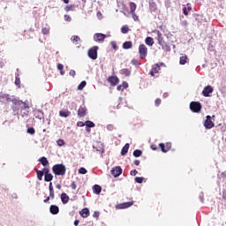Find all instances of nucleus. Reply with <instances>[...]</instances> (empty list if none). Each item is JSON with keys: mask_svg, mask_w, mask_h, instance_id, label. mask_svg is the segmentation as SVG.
I'll return each mask as SVG.
<instances>
[{"mask_svg": "<svg viewBox=\"0 0 226 226\" xmlns=\"http://www.w3.org/2000/svg\"><path fill=\"white\" fill-rule=\"evenodd\" d=\"M133 156H134L135 158H139V157L142 156V152H141V150H139V149L134 150V152H133Z\"/></svg>", "mask_w": 226, "mask_h": 226, "instance_id": "obj_31", "label": "nucleus"}, {"mask_svg": "<svg viewBox=\"0 0 226 226\" xmlns=\"http://www.w3.org/2000/svg\"><path fill=\"white\" fill-rule=\"evenodd\" d=\"M49 197L50 199H54V189L49 191Z\"/></svg>", "mask_w": 226, "mask_h": 226, "instance_id": "obj_58", "label": "nucleus"}, {"mask_svg": "<svg viewBox=\"0 0 226 226\" xmlns=\"http://www.w3.org/2000/svg\"><path fill=\"white\" fill-rule=\"evenodd\" d=\"M56 144H57V146H59V147H63V146H64V140L62 139H59L56 141Z\"/></svg>", "mask_w": 226, "mask_h": 226, "instance_id": "obj_36", "label": "nucleus"}, {"mask_svg": "<svg viewBox=\"0 0 226 226\" xmlns=\"http://www.w3.org/2000/svg\"><path fill=\"white\" fill-rule=\"evenodd\" d=\"M121 86L124 89H126L128 87V82L124 81Z\"/></svg>", "mask_w": 226, "mask_h": 226, "instance_id": "obj_49", "label": "nucleus"}, {"mask_svg": "<svg viewBox=\"0 0 226 226\" xmlns=\"http://www.w3.org/2000/svg\"><path fill=\"white\" fill-rule=\"evenodd\" d=\"M128 31H130V29L128 28V26H124L122 28H121V33L123 34H127Z\"/></svg>", "mask_w": 226, "mask_h": 226, "instance_id": "obj_33", "label": "nucleus"}, {"mask_svg": "<svg viewBox=\"0 0 226 226\" xmlns=\"http://www.w3.org/2000/svg\"><path fill=\"white\" fill-rule=\"evenodd\" d=\"M164 65L165 64L163 63L154 64L153 67H152V70L150 72V75L152 77H154V74L158 73V72H160V70H161L160 66H164Z\"/></svg>", "mask_w": 226, "mask_h": 226, "instance_id": "obj_8", "label": "nucleus"}, {"mask_svg": "<svg viewBox=\"0 0 226 226\" xmlns=\"http://www.w3.org/2000/svg\"><path fill=\"white\" fill-rule=\"evenodd\" d=\"M213 91H215L213 87L208 85V86L204 87V89L202 91V94H203V96H205V98H209V96H211Z\"/></svg>", "mask_w": 226, "mask_h": 226, "instance_id": "obj_6", "label": "nucleus"}, {"mask_svg": "<svg viewBox=\"0 0 226 226\" xmlns=\"http://www.w3.org/2000/svg\"><path fill=\"white\" fill-rule=\"evenodd\" d=\"M132 204H133V201H129V202L118 204L117 206V209H126L128 207H132Z\"/></svg>", "mask_w": 226, "mask_h": 226, "instance_id": "obj_12", "label": "nucleus"}, {"mask_svg": "<svg viewBox=\"0 0 226 226\" xmlns=\"http://www.w3.org/2000/svg\"><path fill=\"white\" fill-rule=\"evenodd\" d=\"M164 146H165V147H166V150H168V152H169V150L170 149V147H172V143L168 142V143H166Z\"/></svg>", "mask_w": 226, "mask_h": 226, "instance_id": "obj_44", "label": "nucleus"}, {"mask_svg": "<svg viewBox=\"0 0 226 226\" xmlns=\"http://www.w3.org/2000/svg\"><path fill=\"white\" fill-rule=\"evenodd\" d=\"M159 147H161V150H162V153H168V150H167V148L165 147V144L160 143Z\"/></svg>", "mask_w": 226, "mask_h": 226, "instance_id": "obj_35", "label": "nucleus"}, {"mask_svg": "<svg viewBox=\"0 0 226 226\" xmlns=\"http://www.w3.org/2000/svg\"><path fill=\"white\" fill-rule=\"evenodd\" d=\"M204 126L207 130H211L215 128V123L211 120V116L207 115V119L205 120Z\"/></svg>", "mask_w": 226, "mask_h": 226, "instance_id": "obj_7", "label": "nucleus"}, {"mask_svg": "<svg viewBox=\"0 0 226 226\" xmlns=\"http://www.w3.org/2000/svg\"><path fill=\"white\" fill-rule=\"evenodd\" d=\"M222 199H224V200H226V191H224V192H222Z\"/></svg>", "mask_w": 226, "mask_h": 226, "instance_id": "obj_63", "label": "nucleus"}, {"mask_svg": "<svg viewBox=\"0 0 226 226\" xmlns=\"http://www.w3.org/2000/svg\"><path fill=\"white\" fill-rule=\"evenodd\" d=\"M111 174L114 177H119L120 174H123V169L121 166H117L111 170Z\"/></svg>", "mask_w": 226, "mask_h": 226, "instance_id": "obj_9", "label": "nucleus"}, {"mask_svg": "<svg viewBox=\"0 0 226 226\" xmlns=\"http://www.w3.org/2000/svg\"><path fill=\"white\" fill-rule=\"evenodd\" d=\"M41 33L42 34H49V33H50V28L44 27L41 29Z\"/></svg>", "mask_w": 226, "mask_h": 226, "instance_id": "obj_37", "label": "nucleus"}, {"mask_svg": "<svg viewBox=\"0 0 226 226\" xmlns=\"http://www.w3.org/2000/svg\"><path fill=\"white\" fill-rule=\"evenodd\" d=\"M34 132H35V131L33 127H29L27 129V133H29L30 135H34Z\"/></svg>", "mask_w": 226, "mask_h": 226, "instance_id": "obj_39", "label": "nucleus"}, {"mask_svg": "<svg viewBox=\"0 0 226 226\" xmlns=\"http://www.w3.org/2000/svg\"><path fill=\"white\" fill-rule=\"evenodd\" d=\"M52 179H54V176H52V174L50 173L49 175L44 176V181H46V183H50Z\"/></svg>", "mask_w": 226, "mask_h": 226, "instance_id": "obj_29", "label": "nucleus"}, {"mask_svg": "<svg viewBox=\"0 0 226 226\" xmlns=\"http://www.w3.org/2000/svg\"><path fill=\"white\" fill-rule=\"evenodd\" d=\"M35 172L37 174V179H39V181H41L43 179V171L40 170H35Z\"/></svg>", "mask_w": 226, "mask_h": 226, "instance_id": "obj_26", "label": "nucleus"}, {"mask_svg": "<svg viewBox=\"0 0 226 226\" xmlns=\"http://www.w3.org/2000/svg\"><path fill=\"white\" fill-rule=\"evenodd\" d=\"M163 49H164V50H166L167 52H170V48L168 45H166L165 48H163Z\"/></svg>", "mask_w": 226, "mask_h": 226, "instance_id": "obj_60", "label": "nucleus"}, {"mask_svg": "<svg viewBox=\"0 0 226 226\" xmlns=\"http://www.w3.org/2000/svg\"><path fill=\"white\" fill-rule=\"evenodd\" d=\"M128 149H130V144H125L124 147L122 148L121 154L122 156H125L128 154Z\"/></svg>", "mask_w": 226, "mask_h": 226, "instance_id": "obj_19", "label": "nucleus"}, {"mask_svg": "<svg viewBox=\"0 0 226 226\" xmlns=\"http://www.w3.org/2000/svg\"><path fill=\"white\" fill-rule=\"evenodd\" d=\"M137 174H139V171H137V170H131V176H137Z\"/></svg>", "mask_w": 226, "mask_h": 226, "instance_id": "obj_48", "label": "nucleus"}, {"mask_svg": "<svg viewBox=\"0 0 226 226\" xmlns=\"http://www.w3.org/2000/svg\"><path fill=\"white\" fill-rule=\"evenodd\" d=\"M134 165H137V166L140 165V161L139 160L134 161Z\"/></svg>", "mask_w": 226, "mask_h": 226, "instance_id": "obj_62", "label": "nucleus"}, {"mask_svg": "<svg viewBox=\"0 0 226 226\" xmlns=\"http://www.w3.org/2000/svg\"><path fill=\"white\" fill-rule=\"evenodd\" d=\"M85 126L87 128H94L95 124L93 123V121L87 120L85 122Z\"/></svg>", "mask_w": 226, "mask_h": 226, "instance_id": "obj_30", "label": "nucleus"}, {"mask_svg": "<svg viewBox=\"0 0 226 226\" xmlns=\"http://www.w3.org/2000/svg\"><path fill=\"white\" fill-rule=\"evenodd\" d=\"M107 38V35L103 34H95L94 35V41L103 42L105 41V39Z\"/></svg>", "mask_w": 226, "mask_h": 226, "instance_id": "obj_10", "label": "nucleus"}, {"mask_svg": "<svg viewBox=\"0 0 226 226\" xmlns=\"http://www.w3.org/2000/svg\"><path fill=\"white\" fill-rule=\"evenodd\" d=\"M79 174H87V170H86V168H84V167H81L79 170Z\"/></svg>", "mask_w": 226, "mask_h": 226, "instance_id": "obj_38", "label": "nucleus"}, {"mask_svg": "<svg viewBox=\"0 0 226 226\" xmlns=\"http://www.w3.org/2000/svg\"><path fill=\"white\" fill-rule=\"evenodd\" d=\"M139 54L140 56V59H146L147 56V47L144 44H140L139 47Z\"/></svg>", "mask_w": 226, "mask_h": 226, "instance_id": "obj_5", "label": "nucleus"}, {"mask_svg": "<svg viewBox=\"0 0 226 226\" xmlns=\"http://www.w3.org/2000/svg\"><path fill=\"white\" fill-rule=\"evenodd\" d=\"M88 57L94 61L98 59V46H94L88 50Z\"/></svg>", "mask_w": 226, "mask_h": 226, "instance_id": "obj_3", "label": "nucleus"}, {"mask_svg": "<svg viewBox=\"0 0 226 226\" xmlns=\"http://www.w3.org/2000/svg\"><path fill=\"white\" fill-rule=\"evenodd\" d=\"M93 190H94V193H95L96 195H100V193H102V186L98 185H94Z\"/></svg>", "mask_w": 226, "mask_h": 226, "instance_id": "obj_18", "label": "nucleus"}, {"mask_svg": "<svg viewBox=\"0 0 226 226\" xmlns=\"http://www.w3.org/2000/svg\"><path fill=\"white\" fill-rule=\"evenodd\" d=\"M15 84L16 86H20V78H19L18 76H16Z\"/></svg>", "mask_w": 226, "mask_h": 226, "instance_id": "obj_45", "label": "nucleus"}, {"mask_svg": "<svg viewBox=\"0 0 226 226\" xmlns=\"http://www.w3.org/2000/svg\"><path fill=\"white\" fill-rule=\"evenodd\" d=\"M3 98H5L7 102H13L15 105H18L19 107H20L21 110H27V109H29V105H27V103L22 101L13 100L10 98V94H4Z\"/></svg>", "mask_w": 226, "mask_h": 226, "instance_id": "obj_1", "label": "nucleus"}, {"mask_svg": "<svg viewBox=\"0 0 226 226\" xmlns=\"http://www.w3.org/2000/svg\"><path fill=\"white\" fill-rule=\"evenodd\" d=\"M98 216H100V213L94 212V218H98Z\"/></svg>", "mask_w": 226, "mask_h": 226, "instance_id": "obj_59", "label": "nucleus"}, {"mask_svg": "<svg viewBox=\"0 0 226 226\" xmlns=\"http://www.w3.org/2000/svg\"><path fill=\"white\" fill-rule=\"evenodd\" d=\"M183 13L184 15H188V9L186 7L183 8Z\"/></svg>", "mask_w": 226, "mask_h": 226, "instance_id": "obj_56", "label": "nucleus"}, {"mask_svg": "<svg viewBox=\"0 0 226 226\" xmlns=\"http://www.w3.org/2000/svg\"><path fill=\"white\" fill-rule=\"evenodd\" d=\"M71 188L72 190H76L77 189V184H75V182H72V185H71Z\"/></svg>", "mask_w": 226, "mask_h": 226, "instance_id": "obj_50", "label": "nucleus"}, {"mask_svg": "<svg viewBox=\"0 0 226 226\" xmlns=\"http://www.w3.org/2000/svg\"><path fill=\"white\" fill-rule=\"evenodd\" d=\"M41 171L43 172L44 176H48L49 174H50V170L48 168H44Z\"/></svg>", "mask_w": 226, "mask_h": 226, "instance_id": "obj_40", "label": "nucleus"}, {"mask_svg": "<svg viewBox=\"0 0 226 226\" xmlns=\"http://www.w3.org/2000/svg\"><path fill=\"white\" fill-rule=\"evenodd\" d=\"M181 26H183L184 27H186V26H188V21L183 20V21L181 22Z\"/></svg>", "mask_w": 226, "mask_h": 226, "instance_id": "obj_54", "label": "nucleus"}, {"mask_svg": "<svg viewBox=\"0 0 226 226\" xmlns=\"http://www.w3.org/2000/svg\"><path fill=\"white\" fill-rule=\"evenodd\" d=\"M61 200H62L63 204H68V202L70 200V196H68V194H66V192H63L61 194Z\"/></svg>", "mask_w": 226, "mask_h": 226, "instance_id": "obj_15", "label": "nucleus"}, {"mask_svg": "<svg viewBox=\"0 0 226 226\" xmlns=\"http://www.w3.org/2000/svg\"><path fill=\"white\" fill-rule=\"evenodd\" d=\"M110 45L112 47V49H114V50H117V44L116 43V41H111Z\"/></svg>", "mask_w": 226, "mask_h": 226, "instance_id": "obj_41", "label": "nucleus"}, {"mask_svg": "<svg viewBox=\"0 0 226 226\" xmlns=\"http://www.w3.org/2000/svg\"><path fill=\"white\" fill-rule=\"evenodd\" d=\"M77 126H79V127H82V126H86V122H82V121H79L77 123Z\"/></svg>", "mask_w": 226, "mask_h": 226, "instance_id": "obj_47", "label": "nucleus"}, {"mask_svg": "<svg viewBox=\"0 0 226 226\" xmlns=\"http://www.w3.org/2000/svg\"><path fill=\"white\" fill-rule=\"evenodd\" d=\"M117 91H124V87H123L122 85H119L117 87Z\"/></svg>", "mask_w": 226, "mask_h": 226, "instance_id": "obj_57", "label": "nucleus"}, {"mask_svg": "<svg viewBox=\"0 0 226 226\" xmlns=\"http://www.w3.org/2000/svg\"><path fill=\"white\" fill-rule=\"evenodd\" d=\"M63 68H64V65H63V64H57V70L62 71Z\"/></svg>", "mask_w": 226, "mask_h": 226, "instance_id": "obj_51", "label": "nucleus"}, {"mask_svg": "<svg viewBox=\"0 0 226 226\" xmlns=\"http://www.w3.org/2000/svg\"><path fill=\"white\" fill-rule=\"evenodd\" d=\"M82 218H87L89 216V208H83L80 212Z\"/></svg>", "mask_w": 226, "mask_h": 226, "instance_id": "obj_21", "label": "nucleus"}, {"mask_svg": "<svg viewBox=\"0 0 226 226\" xmlns=\"http://www.w3.org/2000/svg\"><path fill=\"white\" fill-rule=\"evenodd\" d=\"M87 82L86 81H82L79 86H78V89L79 91H82V89H84V87H86Z\"/></svg>", "mask_w": 226, "mask_h": 226, "instance_id": "obj_34", "label": "nucleus"}, {"mask_svg": "<svg viewBox=\"0 0 226 226\" xmlns=\"http://www.w3.org/2000/svg\"><path fill=\"white\" fill-rule=\"evenodd\" d=\"M39 162L41 163L43 167H47V165H49V160H47L46 157L40 158Z\"/></svg>", "mask_w": 226, "mask_h": 226, "instance_id": "obj_27", "label": "nucleus"}, {"mask_svg": "<svg viewBox=\"0 0 226 226\" xmlns=\"http://www.w3.org/2000/svg\"><path fill=\"white\" fill-rule=\"evenodd\" d=\"M144 177H135V183H138L139 185H142L144 183Z\"/></svg>", "mask_w": 226, "mask_h": 226, "instance_id": "obj_32", "label": "nucleus"}, {"mask_svg": "<svg viewBox=\"0 0 226 226\" xmlns=\"http://www.w3.org/2000/svg\"><path fill=\"white\" fill-rule=\"evenodd\" d=\"M108 80L110 82L111 86H117V84H119V79L116 76L109 77Z\"/></svg>", "mask_w": 226, "mask_h": 226, "instance_id": "obj_13", "label": "nucleus"}, {"mask_svg": "<svg viewBox=\"0 0 226 226\" xmlns=\"http://www.w3.org/2000/svg\"><path fill=\"white\" fill-rule=\"evenodd\" d=\"M132 47H133V43L130 41L123 43V49H124V50H128L129 49H132Z\"/></svg>", "mask_w": 226, "mask_h": 226, "instance_id": "obj_17", "label": "nucleus"}, {"mask_svg": "<svg viewBox=\"0 0 226 226\" xmlns=\"http://www.w3.org/2000/svg\"><path fill=\"white\" fill-rule=\"evenodd\" d=\"M157 40L159 45H161V47H163V43H165V41H163V36L162 35L160 31H157Z\"/></svg>", "mask_w": 226, "mask_h": 226, "instance_id": "obj_16", "label": "nucleus"}, {"mask_svg": "<svg viewBox=\"0 0 226 226\" xmlns=\"http://www.w3.org/2000/svg\"><path fill=\"white\" fill-rule=\"evenodd\" d=\"M131 15H132L133 20H139V16H137V14H135V12H133V14H131Z\"/></svg>", "mask_w": 226, "mask_h": 226, "instance_id": "obj_55", "label": "nucleus"}, {"mask_svg": "<svg viewBox=\"0 0 226 226\" xmlns=\"http://www.w3.org/2000/svg\"><path fill=\"white\" fill-rule=\"evenodd\" d=\"M49 212L51 215H57L59 213V207L56 205H51L49 207Z\"/></svg>", "mask_w": 226, "mask_h": 226, "instance_id": "obj_14", "label": "nucleus"}, {"mask_svg": "<svg viewBox=\"0 0 226 226\" xmlns=\"http://www.w3.org/2000/svg\"><path fill=\"white\" fill-rule=\"evenodd\" d=\"M190 109L192 112H200L202 105L199 102H192L190 103Z\"/></svg>", "mask_w": 226, "mask_h": 226, "instance_id": "obj_4", "label": "nucleus"}, {"mask_svg": "<svg viewBox=\"0 0 226 226\" xmlns=\"http://www.w3.org/2000/svg\"><path fill=\"white\" fill-rule=\"evenodd\" d=\"M64 19L66 22H72V17L70 15H64Z\"/></svg>", "mask_w": 226, "mask_h": 226, "instance_id": "obj_42", "label": "nucleus"}, {"mask_svg": "<svg viewBox=\"0 0 226 226\" xmlns=\"http://www.w3.org/2000/svg\"><path fill=\"white\" fill-rule=\"evenodd\" d=\"M154 103H155V106L158 107V105H160V103H162V100L161 99H156Z\"/></svg>", "mask_w": 226, "mask_h": 226, "instance_id": "obj_53", "label": "nucleus"}, {"mask_svg": "<svg viewBox=\"0 0 226 226\" xmlns=\"http://www.w3.org/2000/svg\"><path fill=\"white\" fill-rule=\"evenodd\" d=\"M73 11V5L65 6V11Z\"/></svg>", "mask_w": 226, "mask_h": 226, "instance_id": "obj_43", "label": "nucleus"}, {"mask_svg": "<svg viewBox=\"0 0 226 226\" xmlns=\"http://www.w3.org/2000/svg\"><path fill=\"white\" fill-rule=\"evenodd\" d=\"M107 130H109V132H112L114 130V125L113 124H108L107 125Z\"/></svg>", "mask_w": 226, "mask_h": 226, "instance_id": "obj_46", "label": "nucleus"}, {"mask_svg": "<svg viewBox=\"0 0 226 226\" xmlns=\"http://www.w3.org/2000/svg\"><path fill=\"white\" fill-rule=\"evenodd\" d=\"M135 10H137V4L133 2L130 3V13L133 14L135 13Z\"/></svg>", "mask_w": 226, "mask_h": 226, "instance_id": "obj_23", "label": "nucleus"}, {"mask_svg": "<svg viewBox=\"0 0 226 226\" xmlns=\"http://www.w3.org/2000/svg\"><path fill=\"white\" fill-rule=\"evenodd\" d=\"M188 63V56L186 55H183L180 56L179 64H186Z\"/></svg>", "mask_w": 226, "mask_h": 226, "instance_id": "obj_22", "label": "nucleus"}, {"mask_svg": "<svg viewBox=\"0 0 226 226\" xmlns=\"http://www.w3.org/2000/svg\"><path fill=\"white\" fill-rule=\"evenodd\" d=\"M49 191L54 190V186H52V182L49 183Z\"/></svg>", "mask_w": 226, "mask_h": 226, "instance_id": "obj_61", "label": "nucleus"}, {"mask_svg": "<svg viewBox=\"0 0 226 226\" xmlns=\"http://www.w3.org/2000/svg\"><path fill=\"white\" fill-rule=\"evenodd\" d=\"M79 220H75V221H74V225H75V226L79 225Z\"/></svg>", "mask_w": 226, "mask_h": 226, "instance_id": "obj_64", "label": "nucleus"}, {"mask_svg": "<svg viewBox=\"0 0 226 226\" xmlns=\"http://www.w3.org/2000/svg\"><path fill=\"white\" fill-rule=\"evenodd\" d=\"M87 114V109L84 106L81 105L78 110V116L79 117H84Z\"/></svg>", "mask_w": 226, "mask_h": 226, "instance_id": "obj_11", "label": "nucleus"}, {"mask_svg": "<svg viewBox=\"0 0 226 226\" xmlns=\"http://www.w3.org/2000/svg\"><path fill=\"white\" fill-rule=\"evenodd\" d=\"M71 41H72V43H75V45H77V43H79V41H80V37H79V35H73L71 38Z\"/></svg>", "mask_w": 226, "mask_h": 226, "instance_id": "obj_28", "label": "nucleus"}, {"mask_svg": "<svg viewBox=\"0 0 226 226\" xmlns=\"http://www.w3.org/2000/svg\"><path fill=\"white\" fill-rule=\"evenodd\" d=\"M145 42L146 45H148V47H153V45H154V41L153 40V37H147Z\"/></svg>", "mask_w": 226, "mask_h": 226, "instance_id": "obj_20", "label": "nucleus"}, {"mask_svg": "<svg viewBox=\"0 0 226 226\" xmlns=\"http://www.w3.org/2000/svg\"><path fill=\"white\" fill-rule=\"evenodd\" d=\"M52 170L56 176H64L66 174V166L64 164H56Z\"/></svg>", "mask_w": 226, "mask_h": 226, "instance_id": "obj_2", "label": "nucleus"}, {"mask_svg": "<svg viewBox=\"0 0 226 226\" xmlns=\"http://www.w3.org/2000/svg\"><path fill=\"white\" fill-rule=\"evenodd\" d=\"M69 75H71V77H75L76 75V72L74 70H71L70 72H69Z\"/></svg>", "mask_w": 226, "mask_h": 226, "instance_id": "obj_52", "label": "nucleus"}, {"mask_svg": "<svg viewBox=\"0 0 226 226\" xmlns=\"http://www.w3.org/2000/svg\"><path fill=\"white\" fill-rule=\"evenodd\" d=\"M70 114H72L70 111L68 110H61L59 111V116L61 117H68V116H70Z\"/></svg>", "mask_w": 226, "mask_h": 226, "instance_id": "obj_25", "label": "nucleus"}, {"mask_svg": "<svg viewBox=\"0 0 226 226\" xmlns=\"http://www.w3.org/2000/svg\"><path fill=\"white\" fill-rule=\"evenodd\" d=\"M120 73L122 75H125V77H130V75L132 74V71H130V69H122L120 71Z\"/></svg>", "mask_w": 226, "mask_h": 226, "instance_id": "obj_24", "label": "nucleus"}]
</instances>
